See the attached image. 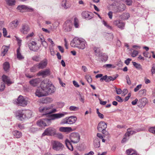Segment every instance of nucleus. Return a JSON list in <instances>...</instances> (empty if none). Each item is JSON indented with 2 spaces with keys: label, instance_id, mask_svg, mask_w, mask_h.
I'll use <instances>...</instances> for the list:
<instances>
[{
  "label": "nucleus",
  "instance_id": "1",
  "mask_svg": "<svg viewBox=\"0 0 155 155\" xmlns=\"http://www.w3.org/2000/svg\"><path fill=\"white\" fill-rule=\"evenodd\" d=\"M55 91V87L49 80L45 79L41 83V87H38L35 93L36 96L39 97L46 96Z\"/></svg>",
  "mask_w": 155,
  "mask_h": 155
},
{
  "label": "nucleus",
  "instance_id": "2",
  "mask_svg": "<svg viewBox=\"0 0 155 155\" xmlns=\"http://www.w3.org/2000/svg\"><path fill=\"white\" fill-rule=\"evenodd\" d=\"M85 44L86 41L84 39L75 37L71 41L70 45L72 47L83 49L85 47Z\"/></svg>",
  "mask_w": 155,
  "mask_h": 155
},
{
  "label": "nucleus",
  "instance_id": "3",
  "mask_svg": "<svg viewBox=\"0 0 155 155\" xmlns=\"http://www.w3.org/2000/svg\"><path fill=\"white\" fill-rule=\"evenodd\" d=\"M53 105L41 106L39 108V110L40 112L43 113V114L47 115L50 114L57 112L56 109L53 108Z\"/></svg>",
  "mask_w": 155,
  "mask_h": 155
},
{
  "label": "nucleus",
  "instance_id": "4",
  "mask_svg": "<svg viewBox=\"0 0 155 155\" xmlns=\"http://www.w3.org/2000/svg\"><path fill=\"white\" fill-rule=\"evenodd\" d=\"M14 103L16 104L18 106L25 107L28 104L27 101L22 96L20 95L18 98L13 101Z\"/></svg>",
  "mask_w": 155,
  "mask_h": 155
},
{
  "label": "nucleus",
  "instance_id": "5",
  "mask_svg": "<svg viewBox=\"0 0 155 155\" xmlns=\"http://www.w3.org/2000/svg\"><path fill=\"white\" fill-rule=\"evenodd\" d=\"M51 144L53 149L56 151H61L64 148V145L58 141L53 140Z\"/></svg>",
  "mask_w": 155,
  "mask_h": 155
},
{
  "label": "nucleus",
  "instance_id": "6",
  "mask_svg": "<svg viewBox=\"0 0 155 155\" xmlns=\"http://www.w3.org/2000/svg\"><path fill=\"white\" fill-rule=\"evenodd\" d=\"M77 120V118L76 116H72L69 117H67L63 119L61 121V123L63 124H72L74 123Z\"/></svg>",
  "mask_w": 155,
  "mask_h": 155
},
{
  "label": "nucleus",
  "instance_id": "7",
  "mask_svg": "<svg viewBox=\"0 0 155 155\" xmlns=\"http://www.w3.org/2000/svg\"><path fill=\"white\" fill-rule=\"evenodd\" d=\"M69 138L71 142L74 143H76L80 140V136L78 133H72L71 134Z\"/></svg>",
  "mask_w": 155,
  "mask_h": 155
},
{
  "label": "nucleus",
  "instance_id": "8",
  "mask_svg": "<svg viewBox=\"0 0 155 155\" xmlns=\"http://www.w3.org/2000/svg\"><path fill=\"white\" fill-rule=\"evenodd\" d=\"M56 134L55 129L52 127H48L46 129L44 132L42 134V136H54Z\"/></svg>",
  "mask_w": 155,
  "mask_h": 155
},
{
  "label": "nucleus",
  "instance_id": "9",
  "mask_svg": "<svg viewBox=\"0 0 155 155\" xmlns=\"http://www.w3.org/2000/svg\"><path fill=\"white\" fill-rule=\"evenodd\" d=\"M18 10L21 12H32L33 9L30 6H27L25 5H19L17 8Z\"/></svg>",
  "mask_w": 155,
  "mask_h": 155
},
{
  "label": "nucleus",
  "instance_id": "10",
  "mask_svg": "<svg viewBox=\"0 0 155 155\" xmlns=\"http://www.w3.org/2000/svg\"><path fill=\"white\" fill-rule=\"evenodd\" d=\"M37 44L36 42L33 41L28 43V45L30 50L35 52L37 51L39 49V48L37 46Z\"/></svg>",
  "mask_w": 155,
  "mask_h": 155
},
{
  "label": "nucleus",
  "instance_id": "11",
  "mask_svg": "<svg viewBox=\"0 0 155 155\" xmlns=\"http://www.w3.org/2000/svg\"><path fill=\"white\" fill-rule=\"evenodd\" d=\"M51 121L48 118H45L44 119H41L38 120L37 124L38 126L40 127H45L47 126L46 124H50Z\"/></svg>",
  "mask_w": 155,
  "mask_h": 155
},
{
  "label": "nucleus",
  "instance_id": "12",
  "mask_svg": "<svg viewBox=\"0 0 155 155\" xmlns=\"http://www.w3.org/2000/svg\"><path fill=\"white\" fill-rule=\"evenodd\" d=\"M67 114L66 112H64L63 113H57L51 114L50 117V121L51 122V120H54L55 119H58L63 117L64 115Z\"/></svg>",
  "mask_w": 155,
  "mask_h": 155
},
{
  "label": "nucleus",
  "instance_id": "13",
  "mask_svg": "<svg viewBox=\"0 0 155 155\" xmlns=\"http://www.w3.org/2000/svg\"><path fill=\"white\" fill-rule=\"evenodd\" d=\"M25 111L23 110H18L15 113L16 117L20 120H23L25 117V114L24 113Z\"/></svg>",
  "mask_w": 155,
  "mask_h": 155
},
{
  "label": "nucleus",
  "instance_id": "14",
  "mask_svg": "<svg viewBox=\"0 0 155 155\" xmlns=\"http://www.w3.org/2000/svg\"><path fill=\"white\" fill-rule=\"evenodd\" d=\"M81 15L82 18L87 20L91 19L93 17V14L92 13L87 11L83 12Z\"/></svg>",
  "mask_w": 155,
  "mask_h": 155
},
{
  "label": "nucleus",
  "instance_id": "15",
  "mask_svg": "<svg viewBox=\"0 0 155 155\" xmlns=\"http://www.w3.org/2000/svg\"><path fill=\"white\" fill-rule=\"evenodd\" d=\"M72 23L70 21H66L63 24V28L65 31H70L71 30Z\"/></svg>",
  "mask_w": 155,
  "mask_h": 155
},
{
  "label": "nucleus",
  "instance_id": "16",
  "mask_svg": "<svg viewBox=\"0 0 155 155\" xmlns=\"http://www.w3.org/2000/svg\"><path fill=\"white\" fill-rule=\"evenodd\" d=\"M126 6L123 3H120L117 5L114 8V11L115 12H121L126 9Z\"/></svg>",
  "mask_w": 155,
  "mask_h": 155
},
{
  "label": "nucleus",
  "instance_id": "17",
  "mask_svg": "<svg viewBox=\"0 0 155 155\" xmlns=\"http://www.w3.org/2000/svg\"><path fill=\"white\" fill-rule=\"evenodd\" d=\"M48 64V61L47 59H45L41 61L39 63L37 64L38 68L42 69L46 67Z\"/></svg>",
  "mask_w": 155,
  "mask_h": 155
},
{
  "label": "nucleus",
  "instance_id": "18",
  "mask_svg": "<svg viewBox=\"0 0 155 155\" xmlns=\"http://www.w3.org/2000/svg\"><path fill=\"white\" fill-rule=\"evenodd\" d=\"M107 127V124L103 121H101L98 124L97 129L99 131L101 132L103 130L106 129Z\"/></svg>",
  "mask_w": 155,
  "mask_h": 155
},
{
  "label": "nucleus",
  "instance_id": "19",
  "mask_svg": "<svg viewBox=\"0 0 155 155\" xmlns=\"http://www.w3.org/2000/svg\"><path fill=\"white\" fill-rule=\"evenodd\" d=\"M114 24L115 25L121 29H124L125 23L121 21L118 20H116L114 21Z\"/></svg>",
  "mask_w": 155,
  "mask_h": 155
},
{
  "label": "nucleus",
  "instance_id": "20",
  "mask_svg": "<svg viewBox=\"0 0 155 155\" xmlns=\"http://www.w3.org/2000/svg\"><path fill=\"white\" fill-rule=\"evenodd\" d=\"M141 130L140 129H136L135 130H132L130 128H128L127 130V132L125 134V136L126 137H129L130 135L135 134L137 132L140 131Z\"/></svg>",
  "mask_w": 155,
  "mask_h": 155
},
{
  "label": "nucleus",
  "instance_id": "21",
  "mask_svg": "<svg viewBox=\"0 0 155 155\" xmlns=\"http://www.w3.org/2000/svg\"><path fill=\"white\" fill-rule=\"evenodd\" d=\"M39 75H42L43 77L49 75L50 74V70L49 68L39 72L38 73Z\"/></svg>",
  "mask_w": 155,
  "mask_h": 155
},
{
  "label": "nucleus",
  "instance_id": "22",
  "mask_svg": "<svg viewBox=\"0 0 155 155\" xmlns=\"http://www.w3.org/2000/svg\"><path fill=\"white\" fill-rule=\"evenodd\" d=\"M30 28L29 26L26 25H22V28L20 29V31L24 34H27Z\"/></svg>",
  "mask_w": 155,
  "mask_h": 155
},
{
  "label": "nucleus",
  "instance_id": "23",
  "mask_svg": "<svg viewBox=\"0 0 155 155\" xmlns=\"http://www.w3.org/2000/svg\"><path fill=\"white\" fill-rule=\"evenodd\" d=\"M41 81V79L39 78H37L30 81L29 83L32 86H37L39 83H40Z\"/></svg>",
  "mask_w": 155,
  "mask_h": 155
},
{
  "label": "nucleus",
  "instance_id": "24",
  "mask_svg": "<svg viewBox=\"0 0 155 155\" xmlns=\"http://www.w3.org/2000/svg\"><path fill=\"white\" fill-rule=\"evenodd\" d=\"M2 80L3 82L6 83L9 86L12 83V82L11 81L9 78L6 75H3L2 76Z\"/></svg>",
  "mask_w": 155,
  "mask_h": 155
},
{
  "label": "nucleus",
  "instance_id": "25",
  "mask_svg": "<svg viewBox=\"0 0 155 155\" xmlns=\"http://www.w3.org/2000/svg\"><path fill=\"white\" fill-rule=\"evenodd\" d=\"M53 101V100L52 98L49 97H46L43 98L41 101L43 104H47L51 103Z\"/></svg>",
  "mask_w": 155,
  "mask_h": 155
},
{
  "label": "nucleus",
  "instance_id": "26",
  "mask_svg": "<svg viewBox=\"0 0 155 155\" xmlns=\"http://www.w3.org/2000/svg\"><path fill=\"white\" fill-rule=\"evenodd\" d=\"M100 140L99 138H95L94 141V145L95 148H98L100 147Z\"/></svg>",
  "mask_w": 155,
  "mask_h": 155
},
{
  "label": "nucleus",
  "instance_id": "27",
  "mask_svg": "<svg viewBox=\"0 0 155 155\" xmlns=\"http://www.w3.org/2000/svg\"><path fill=\"white\" fill-rule=\"evenodd\" d=\"M59 130L62 132H70L72 130V128L70 127H63L60 128Z\"/></svg>",
  "mask_w": 155,
  "mask_h": 155
},
{
  "label": "nucleus",
  "instance_id": "28",
  "mask_svg": "<svg viewBox=\"0 0 155 155\" xmlns=\"http://www.w3.org/2000/svg\"><path fill=\"white\" fill-rule=\"evenodd\" d=\"M20 51V47H19L17 48V58L20 60L23 59L24 58V57L21 55Z\"/></svg>",
  "mask_w": 155,
  "mask_h": 155
},
{
  "label": "nucleus",
  "instance_id": "29",
  "mask_svg": "<svg viewBox=\"0 0 155 155\" xmlns=\"http://www.w3.org/2000/svg\"><path fill=\"white\" fill-rule=\"evenodd\" d=\"M62 7L65 9H67L70 7V5L67 3L66 0H63L61 4Z\"/></svg>",
  "mask_w": 155,
  "mask_h": 155
},
{
  "label": "nucleus",
  "instance_id": "30",
  "mask_svg": "<svg viewBox=\"0 0 155 155\" xmlns=\"http://www.w3.org/2000/svg\"><path fill=\"white\" fill-rule=\"evenodd\" d=\"M13 134L16 138H19L22 136L21 133L18 130H15L13 132Z\"/></svg>",
  "mask_w": 155,
  "mask_h": 155
},
{
  "label": "nucleus",
  "instance_id": "31",
  "mask_svg": "<svg viewBox=\"0 0 155 155\" xmlns=\"http://www.w3.org/2000/svg\"><path fill=\"white\" fill-rule=\"evenodd\" d=\"M137 151L131 149H128L126 151V153L127 155H134Z\"/></svg>",
  "mask_w": 155,
  "mask_h": 155
},
{
  "label": "nucleus",
  "instance_id": "32",
  "mask_svg": "<svg viewBox=\"0 0 155 155\" xmlns=\"http://www.w3.org/2000/svg\"><path fill=\"white\" fill-rule=\"evenodd\" d=\"M3 67L5 71H8L10 68V64L8 62H5L3 64Z\"/></svg>",
  "mask_w": 155,
  "mask_h": 155
},
{
  "label": "nucleus",
  "instance_id": "33",
  "mask_svg": "<svg viewBox=\"0 0 155 155\" xmlns=\"http://www.w3.org/2000/svg\"><path fill=\"white\" fill-rule=\"evenodd\" d=\"M94 50L96 55L100 56L101 55V54L100 51V49L99 48L95 47L94 48Z\"/></svg>",
  "mask_w": 155,
  "mask_h": 155
},
{
  "label": "nucleus",
  "instance_id": "34",
  "mask_svg": "<svg viewBox=\"0 0 155 155\" xmlns=\"http://www.w3.org/2000/svg\"><path fill=\"white\" fill-rule=\"evenodd\" d=\"M18 21L17 20H15L13 21L11 23H10L11 25L12 28H16L18 25Z\"/></svg>",
  "mask_w": 155,
  "mask_h": 155
},
{
  "label": "nucleus",
  "instance_id": "35",
  "mask_svg": "<svg viewBox=\"0 0 155 155\" xmlns=\"http://www.w3.org/2000/svg\"><path fill=\"white\" fill-rule=\"evenodd\" d=\"M6 4L9 6L14 5L15 3V0H5Z\"/></svg>",
  "mask_w": 155,
  "mask_h": 155
},
{
  "label": "nucleus",
  "instance_id": "36",
  "mask_svg": "<svg viewBox=\"0 0 155 155\" xmlns=\"http://www.w3.org/2000/svg\"><path fill=\"white\" fill-rule=\"evenodd\" d=\"M130 17V15L129 13H125L121 15V18L123 20H127Z\"/></svg>",
  "mask_w": 155,
  "mask_h": 155
},
{
  "label": "nucleus",
  "instance_id": "37",
  "mask_svg": "<svg viewBox=\"0 0 155 155\" xmlns=\"http://www.w3.org/2000/svg\"><path fill=\"white\" fill-rule=\"evenodd\" d=\"M133 65L137 69L142 70V68L141 65L135 62H133Z\"/></svg>",
  "mask_w": 155,
  "mask_h": 155
},
{
  "label": "nucleus",
  "instance_id": "38",
  "mask_svg": "<svg viewBox=\"0 0 155 155\" xmlns=\"http://www.w3.org/2000/svg\"><path fill=\"white\" fill-rule=\"evenodd\" d=\"M118 74H116L115 76H114L113 77L111 76L108 77L107 80V82H110V81H113L115 80L116 78L118 77Z\"/></svg>",
  "mask_w": 155,
  "mask_h": 155
},
{
  "label": "nucleus",
  "instance_id": "39",
  "mask_svg": "<svg viewBox=\"0 0 155 155\" xmlns=\"http://www.w3.org/2000/svg\"><path fill=\"white\" fill-rule=\"evenodd\" d=\"M9 47L3 46L2 48V52L3 54L4 55L6 53L8 50Z\"/></svg>",
  "mask_w": 155,
  "mask_h": 155
},
{
  "label": "nucleus",
  "instance_id": "40",
  "mask_svg": "<svg viewBox=\"0 0 155 155\" xmlns=\"http://www.w3.org/2000/svg\"><path fill=\"white\" fill-rule=\"evenodd\" d=\"M39 69L37 64L32 67L30 69V71L31 72H35Z\"/></svg>",
  "mask_w": 155,
  "mask_h": 155
},
{
  "label": "nucleus",
  "instance_id": "41",
  "mask_svg": "<svg viewBox=\"0 0 155 155\" xmlns=\"http://www.w3.org/2000/svg\"><path fill=\"white\" fill-rule=\"evenodd\" d=\"M32 59L34 61L38 62L40 60V58L39 55H35L32 57Z\"/></svg>",
  "mask_w": 155,
  "mask_h": 155
},
{
  "label": "nucleus",
  "instance_id": "42",
  "mask_svg": "<svg viewBox=\"0 0 155 155\" xmlns=\"http://www.w3.org/2000/svg\"><path fill=\"white\" fill-rule=\"evenodd\" d=\"M146 90L145 89H143L140 90L139 92V94L140 96H142L146 94Z\"/></svg>",
  "mask_w": 155,
  "mask_h": 155
},
{
  "label": "nucleus",
  "instance_id": "43",
  "mask_svg": "<svg viewBox=\"0 0 155 155\" xmlns=\"http://www.w3.org/2000/svg\"><path fill=\"white\" fill-rule=\"evenodd\" d=\"M74 24L75 28H78L79 26L78 20L77 18H74Z\"/></svg>",
  "mask_w": 155,
  "mask_h": 155
},
{
  "label": "nucleus",
  "instance_id": "44",
  "mask_svg": "<svg viewBox=\"0 0 155 155\" xmlns=\"http://www.w3.org/2000/svg\"><path fill=\"white\" fill-rule=\"evenodd\" d=\"M34 35V33L33 32H32L29 33L28 35L26 37V40L30 39Z\"/></svg>",
  "mask_w": 155,
  "mask_h": 155
},
{
  "label": "nucleus",
  "instance_id": "45",
  "mask_svg": "<svg viewBox=\"0 0 155 155\" xmlns=\"http://www.w3.org/2000/svg\"><path fill=\"white\" fill-rule=\"evenodd\" d=\"M5 88V85L4 82H0V91H3Z\"/></svg>",
  "mask_w": 155,
  "mask_h": 155
},
{
  "label": "nucleus",
  "instance_id": "46",
  "mask_svg": "<svg viewBox=\"0 0 155 155\" xmlns=\"http://www.w3.org/2000/svg\"><path fill=\"white\" fill-rule=\"evenodd\" d=\"M79 107L74 106L70 107L69 109L70 111H77L79 110Z\"/></svg>",
  "mask_w": 155,
  "mask_h": 155
},
{
  "label": "nucleus",
  "instance_id": "47",
  "mask_svg": "<svg viewBox=\"0 0 155 155\" xmlns=\"http://www.w3.org/2000/svg\"><path fill=\"white\" fill-rule=\"evenodd\" d=\"M115 100L117 101L120 102H122L123 101V99L121 98L118 96H117L115 97Z\"/></svg>",
  "mask_w": 155,
  "mask_h": 155
},
{
  "label": "nucleus",
  "instance_id": "48",
  "mask_svg": "<svg viewBox=\"0 0 155 155\" xmlns=\"http://www.w3.org/2000/svg\"><path fill=\"white\" fill-rule=\"evenodd\" d=\"M108 76L107 75H105L104 76L102 77L100 79V81H105L106 82H107V80Z\"/></svg>",
  "mask_w": 155,
  "mask_h": 155
},
{
  "label": "nucleus",
  "instance_id": "49",
  "mask_svg": "<svg viewBox=\"0 0 155 155\" xmlns=\"http://www.w3.org/2000/svg\"><path fill=\"white\" fill-rule=\"evenodd\" d=\"M97 113L98 114V116L101 118L103 119L104 117V115L100 113L99 112V111L98 109H97Z\"/></svg>",
  "mask_w": 155,
  "mask_h": 155
},
{
  "label": "nucleus",
  "instance_id": "50",
  "mask_svg": "<svg viewBox=\"0 0 155 155\" xmlns=\"http://www.w3.org/2000/svg\"><path fill=\"white\" fill-rule=\"evenodd\" d=\"M124 2L127 5L130 6L132 5V0H125Z\"/></svg>",
  "mask_w": 155,
  "mask_h": 155
},
{
  "label": "nucleus",
  "instance_id": "51",
  "mask_svg": "<svg viewBox=\"0 0 155 155\" xmlns=\"http://www.w3.org/2000/svg\"><path fill=\"white\" fill-rule=\"evenodd\" d=\"M138 53L137 51L134 50L131 54V56L133 57H135L137 55Z\"/></svg>",
  "mask_w": 155,
  "mask_h": 155
},
{
  "label": "nucleus",
  "instance_id": "52",
  "mask_svg": "<svg viewBox=\"0 0 155 155\" xmlns=\"http://www.w3.org/2000/svg\"><path fill=\"white\" fill-rule=\"evenodd\" d=\"M142 87V85L140 84L138 85L134 89V91L135 92H137Z\"/></svg>",
  "mask_w": 155,
  "mask_h": 155
},
{
  "label": "nucleus",
  "instance_id": "53",
  "mask_svg": "<svg viewBox=\"0 0 155 155\" xmlns=\"http://www.w3.org/2000/svg\"><path fill=\"white\" fill-rule=\"evenodd\" d=\"M151 72L152 74L155 73V64H153L152 65Z\"/></svg>",
  "mask_w": 155,
  "mask_h": 155
},
{
  "label": "nucleus",
  "instance_id": "54",
  "mask_svg": "<svg viewBox=\"0 0 155 155\" xmlns=\"http://www.w3.org/2000/svg\"><path fill=\"white\" fill-rule=\"evenodd\" d=\"M57 137L59 139H62L63 138L64 136L61 133H58L57 134Z\"/></svg>",
  "mask_w": 155,
  "mask_h": 155
},
{
  "label": "nucleus",
  "instance_id": "55",
  "mask_svg": "<svg viewBox=\"0 0 155 155\" xmlns=\"http://www.w3.org/2000/svg\"><path fill=\"white\" fill-rule=\"evenodd\" d=\"M126 78L127 80V84L129 85H130L131 84V82L129 76L128 75H127L126 76Z\"/></svg>",
  "mask_w": 155,
  "mask_h": 155
},
{
  "label": "nucleus",
  "instance_id": "56",
  "mask_svg": "<svg viewBox=\"0 0 155 155\" xmlns=\"http://www.w3.org/2000/svg\"><path fill=\"white\" fill-rule=\"evenodd\" d=\"M149 130L150 132L155 134V127H151Z\"/></svg>",
  "mask_w": 155,
  "mask_h": 155
},
{
  "label": "nucleus",
  "instance_id": "57",
  "mask_svg": "<svg viewBox=\"0 0 155 155\" xmlns=\"http://www.w3.org/2000/svg\"><path fill=\"white\" fill-rule=\"evenodd\" d=\"M71 151H73V147L71 144H69L68 145L66 146Z\"/></svg>",
  "mask_w": 155,
  "mask_h": 155
},
{
  "label": "nucleus",
  "instance_id": "58",
  "mask_svg": "<svg viewBox=\"0 0 155 155\" xmlns=\"http://www.w3.org/2000/svg\"><path fill=\"white\" fill-rule=\"evenodd\" d=\"M38 130L37 128H36L33 127H31L30 130V132L33 133H34Z\"/></svg>",
  "mask_w": 155,
  "mask_h": 155
},
{
  "label": "nucleus",
  "instance_id": "59",
  "mask_svg": "<svg viewBox=\"0 0 155 155\" xmlns=\"http://www.w3.org/2000/svg\"><path fill=\"white\" fill-rule=\"evenodd\" d=\"M117 94H120L122 92V90L120 88L117 89L116 87L115 88Z\"/></svg>",
  "mask_w": 155,
  "mask_h": 155
},
{
  "label": "nucleus",
  "instance_id": "60",
  "mask_svg": "<svg viewBox=\"0 0 155 155\" xmlns=\"http://www.w3.org/2000/svg\"><path fill=\"white\" fill-rule=\"evenodd\" d=\"M41 44L43 45V47H44L45 48H47L48 47V44L47 42L44 41L43 42H41Z\"/></svg>",
  "mask_w": 155,
  "mask_h": 155
},
{
  "label": "nucleus",
  "instance_id": "61",
  "mask_svg": "<svg viewBox=\"0 0 155 155\" xmlns=\"http://www.w3.org/2000/svg\"><path fill=\"white\" fill-rule=\"evenodd\" d=\"M86 78L87 80V81L89 83H91L92 81V78L90 76H87L86 77Z\"/></svg>",
  "mask_w": 155,
  "mask_h": 155
},
{
  "label": "nucleus",
  "instance_id": "62",
  "mask_svg": "<svg viewBox=\"0 0 155 155\" xmlns=\"http://www.w3.org/2000/svg\"><path fill=\"white\" fill-rule=\"evenodd\" d=\"M131 59L130 58H128L125 61V63L127 65H128L130 63V61H131Z\"/></svg>",
  "mask_w": 155,
  "mask_h": 155
},
{
  "label": "nucleus",
  "instance_id": "63",
  "mask_svg": "<svg viewBox=\"0 0 155 155\" xmlns=\"http://www.w3.org/2000/svg\"><path fill=\"white\" fill-rule=\"evenodd\" d=\"M2 30L4 36H6L7 35V31L6 28H3L2 29Z\"/></svg>",
  "mask_w": 155,
  "mask_h": 155
},
{
  "label": "nucleus",
  "instance_id": "64",
  "mask_svg": "<svg viewBox=\"0 0 155 155\" xmlns=\"http://www.w3.org/2000/svg\"><path fill=\"white\" fill-rule=\"evenodd\" d=\"M112 65L110 64H105L103 66V67L106 68H111Z\"/></svg>",
  "mask_w": 155,
  "mask_h": 155
}]
</instances>
